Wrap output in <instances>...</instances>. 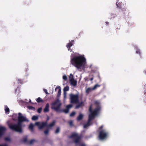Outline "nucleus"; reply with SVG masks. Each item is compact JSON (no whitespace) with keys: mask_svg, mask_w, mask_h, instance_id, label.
I'll return each instance as SVG.
<instances>
[{"mask_svg":"<svg viewBox=\"0 0 146 146\" xmlns=\"http://www.w3.org/2000/svg\"><path fill=\"white\" fill-rule=\"evenodd\" d=\"M71 63L78 69H83L87 66L86 59L83 55H75L71 58Z\"/></svg>","mask_w":146,"mask_h":146,"instance_id":"f257e3e1","label":"nucleus"},{"mask_svg":"<svg viewBox=\"0 0 146 146\" xmlns=\"http://www.w3.org/2000/svg\"><path fill=\"white\" fill-rule=\"evenodd\" d=\"M18 115V123L17 124L11 123L8 124V125L9 128L11 129L21 133L22 131V127L25 126V125H22L21 122L23 121H28L29 120L25 116H23L21 113H19Z\"/></svg>","mask_w":146,"mask_h":146,"instance_id":"f03ea898","label":"nucleus"},{"mask_svg":"<svg viewBox=\"0 0 146 146\" xmlns=\"http://www.w3.org/2000/svg\"><path fill=\"white\" fill-rule=\"evenodd\" d=\"M94 104L95 108L94 110H92L91 106L90 107L89 110L90 114L89 115V119L87 123L84 126V128H87L90 125L91 121L94 119L99 113L101 109L100 102L99 101H96L95 102Z\"/></svg>","mask_w":146,"mask_h":146,"instance_id":"7ed1b4c3","label":"nucleus"},{"mask_svg":"<svg viewBox=\"0 0 146 146\" xmlns=\"http://www.w3.org/2000/svg\"><path fill=\"white\" fill-rule=\"evenodd\" d=\"M47 124L46 121L45 122H36L35 123V124L31 123L29 126V129L31 132H34V127L35 125L37 126L39 129H41L44 127L46 126Z\"/></svg>","mask_w":146,"mask_h":146,"instance_id":"20e7f679","label":"nucleus"},{"mask_svg":"<svg viewBox=\"0 0 146 146\" xmlns=\"http://www.w3.org/2000/svg\"><path fill=\"white\" fill-rule=\"evenodd\" d=\"M70 137L73 139L74 143L77 145H79L80 146H85L84 144L80 143V137L77 133H72Z\"/></svg>","mask_w":146,"mask_h":146,"instance_id":"39448f33","label":"nucleus"},{"mask_svg":"<svg viewBox=\"0 0 146 146\" xmlns=\"http://www.w3.org/2000/svg\"><path fill=\"white\" fill-rule=\"evenodd\" d=\"M61 104H62L59 100L57 99L51 104L52 108L56 111H59Z\"/></svg>","mask_w":146,"mask_h":146,"instance_id":"423d86ee","label":"nucleus"},{"mask_svg":"<svg viewBox=\"0 0 146 146\" xmlns=\"http://www.w3.org/2000/svg\"><path fill=\"white\" fill-rule=\"evenodd\" d=\"M103 127V126L102 125L99 128L100 131L99 137V139L101 140L105 138L108 135V133L105 130L102 129Z\"/></svg>","mask_w":146,"mask_h":146,"instance_id":"0eeeda50","label":"nucleus"},{"mask_svg":"<svg viewBox=\"0 0 146 146\" xmlns=\"http://www.w3.org/2000/svg\"><path fill=\"white\" fill-rule=\"evenodd\" d=\"M71 102L76 103L78 101V96L77 95L70 94V95Z\"/></svg>","mask_w":146,"mask_h":146,"instance_id":"6e6552de","label":"nucleus"},{"mask_svg":"<svg viewBox=\"0 0 146 146\" xmlns=\"http://www.w3.org/2000/svg\"><path fill=\"white\" fill-rule=\"evenodd\" d=\"M69 78L71 85L73 86H76L77 84V81L74 79V76L72 74H70Z\"/></svg>","mask_w":146,"mask_h":146,"instance_id":"1a4fd4ad","label":"nucleus"},{"mask_svg":"<svg viewBox=\"0 0 146 146\" xmlns=\"http://www.w3.org/2000/svg\"><path fill=\"white\" fill-rule=\"evenodd\" d=\"M6 130V128L4 127H0V137L2 135Z\"/></svg>","mask_w":146,"mask_h":146,"instance_id":"9d476101","label":"nucleus"},{"mask_svg":"<svg viewBox=\"0 0 146 146\" xmlns=\"http://www.w3.org/2000/svg\"><path fill=\"white\" fill-rule=\"evenodd\" d=\"M58 89V92L57 97H58L60 96L61 95V88L59 86H57L55 89V91H56V90Z\"/></svg>","mask_w":146,"mask_h":146,"instance_id":"9b49d317","label":"nucleus"},{"mask_svg":"<svg viewBox=\"0 0 146 146\" xmlns=\"http://www.w3.org/2000/svg\"><path fill=\"white\" fill-rule=\"evenodd\" d=\"M72 106L71 105H69L67 106H66V109L64 110V111L65 113H67L68 112L69 109L72 108Z\"/></svg>","mask_w":146,"mask_h":146,"instance_id":"f8f14e48","label":"nucleus"},{"mask_svg":"<svg viewBox=\"0 0 146 146\" xmlns=\"http://www.w3.org/2000/svg\"><path fill=\"white\" fill-rule=\"evenodd\" d=\"M49 104L48 103H47L45 106V107L44 109V112H48L49 111Z\"/></svg>","mask_w":146,"mask_h":146,"instance_id":"ddd939ff","label":"nucleus"},{"mask_svg":"<svg viewBox=\"0 0 146 146\" xmlns=\"http://www.w3.org/2000/svg\"><path fill=\"white\" fill-rule=\"evenodd\" d=\"M55 121H53L52 123H51L47 127L48 128H49L50 127H52L55 124Z\"/></svg>","mask_w":146,"mask_h":146,"instance_id":"4468645a","label":"nucleus"},{"mask_svg":"<svg viewBox=\"0 0 146 146\" xmlns=\"http://www.w3.org/2000/svg\"><path fill=\"white\" fill-rule=\"evenodd\" d=\"M92 90H93L92 88H89L86 89V93L88 94Z\"/></svg>","mask_w":146,"mask_h":146,"instance_id":"2eb2a0df","label":"nucleus"},{"mask_svg":"<svg viewBox=\"0 0 146 146\" xmlns=\"http://www.w3.org/2000/svg\"><path fill=\"white\" fill-rule=\"evenodd\" d=\"M73 45L72 42H70L68 44L67 47L68 48V50H69V49L70 47H71Z\"/></svg>","mask_w":146,"mask_h":146,"instance_id":"dca6fc26","label":"nucleus"},{"mask_svg":"<svg viewBox=\"0 0 146 146\" xmlns=\"http://www.w3.org/2000/svg\"><path fill=\"white\" fill-rule=\"evenodd\" d=\"M5 111L7 113L9 114V108L7 107L6 106H5Z\"/></svg>","mask_w":146,"mask_h":146,"instance_id":"f3484780","label":"nucleus"},{"mask_svg":"<svg viewBox=\"0 0 146 146\" xmlns=\"http://www.w3.org/2000/svg\"><path fill=\"white\" fill-rule=\"evenodd\" d=\"M83 115L80 114L79 115V116H78V117H77V120H81L83 118Z\"/></svg>","mask_w":146,"mask_h":146,"instance_id":"a211bd4d","label":"nucleus"},{"mask_svg":"<svg viewBox=\"0 0 146 146\" xmlns=\"http://www.w3.org/2000/svg\"><path fill=\"white\" fill-rule=\"evenodd\" d=\"M69 87L68 86H66L63 89L64 92H66V91H68Z\"/></svg>","mask_w":146,"mask_h":146,"instance_id":"6ab92c4d","label":"nucleus"},{"mask_svg":"<svg viewBox=\"0 0 146 146\" xmlns=\"http://www.w3.org/2000/svg\"><path fill=\"white\" fill-rule=\"evenodd\" d=\"M36 142V140L33 139L30 141L29 143L30 144H32Z\"/></svg>","mask_w":146,"mask_h":146,"instance_id":"aec40b11","label":"nucleus"},{"mask_svg":"<svg viewBox=\"0 0 146 146\" xmlns=\"http://www.w3.org/2000/svg\"><path fill=\"white\" fill-rule=\"evenodd\" d=\"M100 85L97 84L95 85L93 88H92L93 90H94L96 89L97 87H100Z\"/></svg>","mask_w":146,"mask_h":146,"instance_id":"412c9836","label":"nucleus"},{"mask_svg":"<svg viewBox=\"0 0 146 146\" xmlns=\"http://www.w3.org/2000/svg\"><path fill=\"white\" fill-rule=\"evenodd\" d=\"M49 131V129H46L44 131V133L45 134L47 135Z\"/></svg>","mask_w":146,"mask_h":146,"instance_id":"4be33fe9","label":"nucleus"},{"mask_svg":"<svg viewBox=\"0 0 146 146\" xmlns=\"http://www.w3.org/2000/svg\"><path fill=\"white\" fill-rule=\"evenodd\" d=\"M42 100L41 98H40V97L38 98L37 99H36V101L38 102H42Z\"/></svg>","mask_w":146,"mask_h":146,"instance_id":"5701e85b","label":"nucleus"},{"mask_svg":"<svg viewBox=\"0 0 146 146\" xmlns=\"http://www.w3.org/2000/svg\"><path fill=\"white\" fill-rule=\"evenodd\" d=\"M38 117L36 116H33L32 117V119L33 120H36L38 119Z\"/></svg>","mask_w":146,"mask_h":146,"instance_id":"b1692460","label":"nucleus"},{"mask_svg":"<svg viewBox=\"0 0 146 146\" xmlns=\"http://www.w3.org/2000/svg\"><path fill=\"white\" fill-rule=\"evenodd\" d=\"M27 141V137L26 136L24 137L23 139V141L24 142H26Z\"/></svg>","mask_w":146,"mask_h":146,"instance_id":"393cba45","label":"nucleus"},{"mask_svg":"<svg viewBox=\"0 0 146 146\" xmlns=\"http://www.w3.org/2000/svg\"><path fill=\"white\" fill-rule=\"evenodd\" d=\"M60 131V128L59 127H58L56 130L55 131V133H58Z\"/></svg>","mask_w":146,"mask_h":146,"instance_id":"a878e982","label":"nucleus"},{"mask_svg":"<svg viewBox=\"0 0 146 146\" xmlns=\"http://www.w3.org/2000/svg\"><path fill=\"white\" fill-rule=\"evenodd\" d=\"M76 113V112L74 111L72 112L70 115V117H72L74 116Z\"/></svg>","mask_w":146,"mask_h":146,"instance_id":"bb28decb","label":"nucleus"},{"mask_svg":"<svg viewBox=\"0 0 146 146\" xmlns=\"http://www.w3.org/2000/svg\"><path fill=\"white\" fill-rule=\"evenodd\" d=\"M67 77L66 75H63V79H64V80H66L67 79Z\"/></svg>","mask_w":146,"mask_h":146,"instance_id":"cd10ccee","label":"nucleus"},{"mask_svg":"<svg viewBox=\"0 0 146 146\" xmlns=\"http://www.w3.org/2000/svg\"><path fill=\"white\" fill-rule=\"evenodd\" d=\"M42 108H39L37 110V111L39 113H40L42 111Z\"/></svg>","mask_w":146,"mask_h":146,"instance_id":"c85d7f7f","label":"nucleus"},{"mask_svg":"<svg viewBox=\"0 0 146 146\" xmlns=\"http://www.w3.org/2000/svg\"><path fill=\"white\" fill-rule=\"evenodd\" d=\"M28 108L29 109H31L32 110H34L35 109V108L34 107H33L31 106H29L28 107Z\"/></svg>","mask_w":146,"mask_h":146,"instance_id":"c756f323","label":"nucleus"},{"mask_svg":"<svg viewBox=\"0 0 146 146\" xmlns=\"http://www.w3.org/2000/svg\"><path fill=\"white\" fill-rule=\"evenodd\" d=\"M5 140L7 141H10V139L9 137H7L5 138Z\"/></svg>","mask_w":146,"mask_h":146,"instance_id":"7c9ffc66","label":"nucleus"},{"mask_svg":"<svg viewBox=\"0 0 146 146\" xmlns=\"http://www.w3.org/2000/svg\"><path fill=\"white\" fill-rule=\"evenodd\" d=\"M82 104V103H81L79 105H77L76 107V108H79L80 107V106H81Z\"/></svg>","mask_w":146,"mask_h":146,"instance_id":"2f4dec72","label":"nucleus"},{"mask_svg":"<svg viewBox=\"0 0 146 146\" xmlns=\"http://www.w3.org/2000/svg\"><path fill=\"white\" fill-rule=\"evenodd\" d=\"M66 92H64V99H65L66 98Z\"/></svg>","mask_w":146,"mask_h":146,"instance_id":"473e14b6","label":"nucleus"},{"mask_svg":"<svg viewBox=\"0 0 146 146\" xmlns=\"http://www.w3.org/2000/svg\"><path fill=\"white\" fill-rule=\"evenodd\" d=\"M136 53H137V54H140V50H139V49H138L137 48V49H136Z\"/></svg>","mask_w":146,"mask_h":146,"instance_id":"72a5a7b5","label":"nucleus"},{"mask_svg":"<svg viewBox=\"0 0 146 146\" xmlns=\"http://www.w3.org/2000/svg\"><path fill=\"white\" fill-rule=\"evenodd\" d=\"M43 90H44V92L46 93V94H48V93L46 90L45 89H44Z\"/></svg>","mask_w":146,"mask_h":146,"instance_id":"f704fd0d","label":"nucleus"},{"mask_svg":"<svg viewBox=\"0 0 146 146\" xmlns=\"http://www.w3.org/2000/svg\"><path fill=\"white\" fill-rule=\"evenodd\" d=\"M72 122H73L72 121H71L69 122V124L70 125H72Z\"/></svg>","mask_w":146,"mask_h":146,"instance_id":"c9c22d12","label":"nucleus"},{"mask_svg":"<svg viewBox=\"0 0 146 146\" xmlns=\"http://www.w3.org/2000/svg\"><path fill=\"white\" fill-rule=\"evenodd\" d=\"M93 80V78H90V79L91 81H92Z\"/></svg>","mask_w":146,"mask_h":146,"instance_id":"e433bc0d","label":"nucleus"},{"mask_svg":"<svg viewBox=\"0 0 146 146\" xmlns=\"http://www.w3.org/2000/svg\"><path fill=\"white\" fill-rule=\"evenodd\" d=\"M29 102H31V100H30V99H29Z\"/></svg>","mask_w":146,"mask_h":146,"instance_id":"4c0bfd02","label":"nucleus"},{"mask_svg":"<svg viewBox=\"0 0 146 146\" xmlns=\"http://www.w3.org/2000/svg\"><path fill=\"white\" fill-rule=\"evenodd\" d=\"M117 3H118V2H117L116 3V5L118 7V5H117Z\"/></svg>","mask_w":146,"mask_h":146,"instance_id":"58836bf2","label":"nucleus"}]
</instances>
